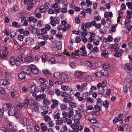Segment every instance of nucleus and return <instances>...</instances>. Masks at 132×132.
Instances as JSON below:
<instances>
[{"instance_id":"obj_23","label":"nucleus","mask_w":132,"mask_h":132,"mask_svg":"<svg viewBox=\"0 0 132 132\" xmlns=\"http://www.w3.org/2000/svg\"><path fill=\"white\" fill-rule=\"evenodd\" d=\"M83 129L82 127L81 126H78L77 128L75 127L73 128V132H78L79 130H81Z\"/></svg>"},{"instance_id":"obj_9","label":"nucleus","mask_w":132,"mask_h":132,"mask_svg":"<svg viewBox=\"0 0 132 132\" xmlns=\"http://www.w3.org/2000/svg\"><path fill=\"white\" fill-rule=\"evenodd\" d=\"M27 132H35L34 127L30 125H28L27 128Z\"/></svg>"},{"instance_id":"obj_8","label":"nucleus","mask_w":132,"mask_h":132,"mask_svg":"<svg viewBox=\"0 0 132 132\" xmlns=\"http://www.w3.org/2000/svg\"><path fill=\"white\" fill-rule=\"evenodd\" d=\"M22 71L23 72L27 74L30 75L31 73V70L30 67H23L22 69Z\"/></svg>"},{"instance_id":"obj_61","label":"nucleus","mask_w":132,"mask_h":132,"mask_svg":"<svg viewBox=\"0 0 132 132\" xmlns=\"http://www.w3.org/2000/svg\"><path fill=\"white\" fill-rule=\"evenodd\" d=\"M42 92H44L46 88V86L45 85H41L40 86Z\"/></svg>"},{"instance_id":"obj_36","label":"nucleus","mask_w":132,"mask_h":132,"mask_svg":"<svg viewBox=\"0 0 132 132\" xmlns=\"http://www.w3.org/2000/svg\"><path fill=\"white\" fill-rule=\"evenodd\" d=\"M39 10L40 12L41 13H43L44 12L46 11V8L43 5L42 6L40 7Z\"/></svg>"},{"instance_id":"obj_18","label":"nucleus","mask_w":132,"mask_h":132,"mask_svg":"<svg viewBox=\"0 0 132 132\" xmlns=\"http://www.w3.org/2000/svg\"><path fill=\"white\" fill-rule=\"evenodd\" d=\"M64 60V58L62 56H59L57 59V61L58 63H61L63 62Z\"/></svg>"},{"instance_id":"obj_16","label":"nucleus","mask_w":132,"mask_h":132,"mask_svg":"<svg viewBox=\"0 0 132 132\" xmlns=\"http://www.w3.org/2000/svg\"><path fill=\"white\" fill-rule=\"evenodd\" d=\"M84 26L83 25L81 27V29L83 30V32H81V34L82 36L85 37L87 35L88 32L87 31V30L85 28H84Z\"/></svg>"},{"instance_id":"obj_63","label":"nucleus","mask_w":132,"mask_h":132,"mask_svg":"<svg viewBox=\"0 0 132 132\" xmlns=\"http://www.w3.org/2000/svg\"><path fill=\"white\" fill-rule=\"evenodd\" d=\"M61 12L63 13H66L67 12V6H65L64 8L61 9Z\"/></svg>"},{"instance_id":"obj_48","label":"nucleus","mask_w":132,"mask_h":132,"mask_svg":"<svg viewBox=\"0 0 132 132\" xmlns=\"http://www.w3.org/2000/svg\"><path fill=\"white\" fill-rule=\"evenodd\" d=\"M47 84H48L51 86H53L54 84V82L52 81L51 80H49L47 81Z\"/></svg>"},{"instance_id":"obj_1","label":"nucleus","mask_w":132,"mask_h":132,"mask_svg":"<svg viewBox=\"0 0 132 132\" xmlns=\"http://www.w3.org/2000/svg\"><path fill=\"white\" fill-rule=\"evenodd\" d=\"M51 21L50 24L53 26H55L57 24L59 23L60 19L59 17L51 16L50 17Z\"/></svg>"},{"instance_id":"obj_45","label":"nucleus","mask_w":132,"mask_h":132,"mask_svg":"<svg viewBox=\"0 0 132 132\" xmlns=\"http://www.w3.org/2000/svg\"><path fill=\"white\" fill-rule=\"evenodd\" d=\"M85 100L86 101H89L92 103H93L94 102V100L93 98L89 97H86L85 98Z\"/></svg>"},{"instance_id":"obj_4","label":"nucleus","mask_w":132,"mask_h":132,"mask_svg":"<svg viewBox=\"0 0 132 132\" xmlns=\"http://www.w3.org/2000/svg\"><path fill=\"white\" fill-rule=\"evenodd\" d=\"M123 69L131 71L132 70V62L128 63H126L124 64L122 66Z\"/></svg>"},{"instance_id":"obj_17","label":"nucleus","mask_w":132,"mask_h":132,"mask_svg":"<svg viewBox=\"0 0 132 132\" xmlns=\"http://www.w3.org/2000/svg\"><path fill=\"white\" fill-rule=\"evenodd\" d=\"M41 129L43 132H45L47 129V127L45 123H42L40 124Z\"/></svg>"},{"instance_id":"obj_20","label":"nucleus","mask_w":132,"mask_h":132,"mask_svg":"<svg viewBox=\"0 0 132 132\" xmlns=\"http://www.w3.org/2000/svg\"><path fill=\"white\" fill-rule=\"evenodd\" d=\"M19 79L21 80L25 78V75L24 73L21 72L18 75Z\"/></svg>"},{"instance_id":"obj_31","label":"nucleus","mask_w":132,"mask_h":132,"mask_svg":"<svg viewBox=\"0 0 132 132\" xmlns=\"http://www.w3.org/2000/svg\"><path fill=\"white\" fill-rule=\"evenodd\" d=\"M102 68L104 69H108L110 66L109 64L108 63L106 62L104 64L102 65Z\"/></svg>"},{"instance_id":"obj_22","label":"nucleus","mask_w":132,"mask_h":132,"mask_svg":"<svg viewBox=\"0 0 132 132\" xmlns=\"http://www.w3.org/2000/svg\"><path fill=\"white\" fill-rule=\"evenodd\" d=\"M27 9L29 11H30L32 8L33 7L34 3L33 2H30V3L27 4Z\"/></svg>"},{"instance_id":"obj_35","label":"nucleus","mask_w":132,"mask_h":132,"mask_svg":"<svg viewBox=\"0 0 132 132\" xmlns=\"http://www.w3.org/2000/svg\"><path fill=\"white\" fill-rule=\"evenodd\" d=\"M95 76L96 78H100L102 76V73L101 72H97L95 73Z\"/></svg>"},{"instance_id":"obj_30","label":"nucleus","mask_w":132,"mask_h":132,"mask_svg":"<svg viewBox=\"0 0 132 132\" xmlns=\"http://www.w3.org/2000/svg\"><path fill=\"white\" fill-rule=\"evenodd\" d=\"M61 74L58 72H56L54 74V76L56 79H60L62 77H61Z\"/></svg>"},{"instance_id":"obj_44","label":"nucleus","mask_w":132,"mask_h":132,"mask_svg":"<svg viewBox=\"0 0 132 132\" xmlns=\"http://www.w3.org/2000/svg\"><path fill=\"white\" fill-rule=\"evenodd\" d=\"M56 47L58 50H60L61 49V44L60 42H58L56 44Z\"/></svg>"},{"instance_id":"obj_3","label":"nucleus","mask_w":132,"mask_h":132,"mask_svg":"<svg viewBox=\"0 0 132 132\" xmlns=\"http://www.w3.org/2000/svg\"><path fill=\"white\" fill-rule=\"evenodd\" d=\"M16 112V108L12 106L9 109L8 111V114L10 116H13L14 115Z\"/></svg>"},{"instance_id":"obj_37","label":"nucleus","mask_w":132,"mask_h":132,"mask_svg":"<svg viewBox=\"0 0 132 132\" xmlns=\"http://www.w3.org/2000/svg\"><path fill=\"white\" fill-rule=\"evenodd\" d=\"M10 36L11 37H14L16 35V33L15 32L12 30L11 29H10Z\"/></svg>"},{"instance_id":"obj_50","label":"nucleus","mask_w":132,"mask_h":132,"mask_svg":"<svg viewBox=\"0 0 132 132\" xmlns=\"http://www.w3.org/2000/svg\"><path fill=\"white\" fill-rule=\"evenodd\" d=\"M18 10V8L16 4H14L13 7L11 9V11H12L14 12L17 11Z\"/></svg>"},{"instance_id":"obj_54","label":"nucleus","mask_w":132,"mask_h":132,"mask_svg":"<svg viewBox=\"0 0 132 132\" xmlns=\"http://www.w3.org/2000/svg\"><path fill=\"white\" fill-rule=\"evenodd\" d=\"M38 30H39V29H38L32 28L31 30V32L33 34H37V33H38L37 32Z\"/></svg>"},{"instance_id":"obj_19","label":"nucleus","mask_w":132,"mask_h":132,"mask_svg":"<svg viewBox=\"0 0 132 132\" xmlns=\"http://www.w3.org/2000/svg\"><path fill=\"white\" fill-rule=\"evenodd\" d=\"M80 52L79 50H78L77 51H75V53H72V57L76 58H78L79 54H80L79 53Z\"/></svg>"},{"instance_id":"obj_32","label":"nucleus","mask_w":132,"mask_h":132,"mask_svg":"<svg viewBox=\"0 0 132 132\" xmlns=\"http://www.w3.org/2000/svg\"><path fill=\"white\" fill-rule=\"evenodd\" d=\"M101 73L102 75L105 77H107L109 73L107 70H105L104 69L102 70Z\"/></svg>"},{"instance_id":"obj_7","label":"nucleus","mask_w":132,"mask_h":132,"mask_svg":"<svg viewBox=\"0 0 132 132\" xmlns=\"http://www.w3.org/2000/svg\"><path fill=\"white\" fill-rule=\"evenodd\" d=\"M31 73L32 72L33 74H37L38 73L39 70L35 65H31L30 66Z\"/></svg>"},{"instance_id":"obj_43","label":"nucleus","mask_w":132,"mask_h":132,"mask_svg":"<svg viewBox=\"0 0 132 132\" xmlns=\"http://www.w3.org/2000/svg\"><path fill=\"white\" fill-rule=\"evenodd\" d=\"M18 58L20 59V60L22 62L27 63L26 58L23 57L21 55Z\"/></svg>"},{"instance_id":"obj_56","label":"nucleus","mask_w":132,"mask_h":132,"mask_svg":"<svg viewBox=\"0 0 132 132\" xmlns=\"http://www.w3.org/2000/svg\"><path fill=\"white\" fill-rule=\"evenodd\" d=\"M23 107L22 103H21L20 101V104L18 105L17 106V109L18 110H20Z\"/></svg>"},{"instance_id":"obj_34","label":"nucleus","mask_w":132,"mask_h":132,"mask_svg":"<svg viewBox=\"0 0 132 132\" xmlns=\"http://www.w3.org/2000/svg\"><path fill=\"white\" fill-rule=\"evenodd\" d=\"M67 106V105L66 104H61L60 105V108L61 110H65Z\"/></svg>"},{"instance_id":"obj_6","label":"nucleus","mask_w":132,"mask_h":132,"mask_svg":"<svg viewBox=\"0 0 132 132\" xmlns=\"http://www.w3.org/2000/svg\"><path fill=\"white\" fill-rule=\"evenodd\" d=\"M124 83L126 86L128 88L130 87L132 85V79H129L127 76L124 81Z\"/></svg>"},{"instance_id":"obj_27","label":"nucleus","mask_w":132,"mask_h":132,"mask_svg":"<svg viewBox=\"0 0 132 132\" xmlns=\"http://www.w3.org/2000/svg\"><path fill=\"white\" fill-rule=\"evenodd\" d=\"M27 19L30 22H35L37 21V20L34 18L33 17L30 16L27 18Z\"/></svg>"},{"instance_id":"obj_47","label":"nucleus","mask_w":132,"mask_h":132,"mask_svg":"<svg viewBox=\"0 0 132 132\" xmlns=\"http://www.w3.org/2000/svg\"><path fill=\"white\" fill-rule=\"evenodd\" d=\"M61 95L62 97H68L69 96L67 93L64 92H61Z\"/></svg>"},{"instance_id":"obj_62","label":"nucleus","mask_w":132,"mask_h":132,"mask_svg":"<svg viewBox=\"0 0 132 132\" xmlns=\"http://www.w3.org/2000/svg\"><path fill=\"white\" fill-rule=\"evenodd\" d=\"M56 124L57 125H61L63 124L61 120H57L56 121Z\"/></svg>"},{"instance_id":"obj_5","label":"nucleus","mask_w":132,"mask_h":132,"mask_svg":"<svg viewBox=\"0 0 132 132\" xmlns=\"http://www.w3.org/2000/svg\"><path fill=\"white\" fill-rule=\"evenodd\" d=\"M37 36L39 39H43L44 40H47L48 39V36L47 35H44L42 33H37Z\"/></svg>"},{"instance_id":"obj_40","label":"nucleus","mask_w":132,"mask_h":132,"mask_svg":"<svg viewBox=\"0 0 132 132\" xmlns=\"http://www.w3.org/2000/svg\"><path fill=\"white\" fill-rule=\"evenodd\" d=\"M77 87L78 91L81 92L83 90V88L81 85L78 84L77 85Z\"/></svg>"},{"instance_id":"obj_64","label":"nucleus","mask_w":132,"mask_h":132,"mask_svg":"<svg viewBox=\"0 0 132 132\" xmlns=\"http://www.w3.org/2000/svg\"><path fill=\"white\" fill-rule=\"evenodd\" d=\"M2 84L4 86L7 85L9 84V82L7 80H4L3 81Z\"/></svg>"},{"instance_id":"obj_57","label":"nucleus","mask_w":132,"mask_h":132,"mask_svg":"<svg viewBox=\"0 0 132 132\" xmlns=\"http://www.w3.org/2000/svg\"><path fill=\"white\" fill-rule=\"evenodd\" d=\"M47 56L45 55H42V60L43 62H45L47 59Z\"/></svg>"},{"instance_id":"obj_10","label":"nucleus","mask_w":132,"mask_h":132,"mask_svg":"<svg viewBox=\"0 0 132 132\" xmlns=\"http://www.w3.org/2000/svg\"><path fill=\"white\" fill-rule=\"evenodd\" d=\"M51 101L53 104L51 105V109H53L55 108L56 106L58 105L59 103V102L58 101L54 99H52Z\"/></svg>"},{"instance_id":"obj_13","label":"nucleus","mask_w":132,"mask_h":132,"mask_svg":"<svg viewBox=\"0 0 132 132\" xmlns=\"http://www.w3.org/2000/svg\"><path fill=\"white\" fill-rule=\"evenodd\" d=\"M16 60V59L15 56H12L9 59V61L11 64L12 65H14L15 64Z\"/></svg>"},{"instance_id":"obj_52","label":"nucleus","mask_w":132,"mask_h":132,"mask_svg":"<svg viewBox=\"0 0 132 132\" xmlns=\"http://www.w3.org/2000/svg\"><path fill=\"white\" fill-rule=\"evenodd\" d=\"M85 64L86 66L89 68L92 67V63L90 61H86L85 62Z\"/></svg>"},{"instance_id":"obj_60","label":"nucleus","mask_w":132,"mask_h":132,"mask_svg":"<svg viewBox=\"0 0 132 132\" xmlns=\"http://www.w3.org/2000/svg\"><path fill=\"white\" fill-rule=\"evenodd\" d=\"M49 61L51 64H54L56 62L55 58L53 57L51 58L49 60Z\"/></svg>"},{"instance_id":"obj_14","label":"nucleus","mask_w":132,"mask_h":132,"mask_svg":"<svg viewBox=\"0 0 132 132\" xmlns=\"http://www.w3.org/2000/svg\"><path fill=\"white\" fill-rule=\"evenodd\" d=\"M83 73L81 71H76L75 73V75L76 77L78 78L81 79L83 77Z\"/></svg>"},{"instance_id":"obj_33","label":"nucleus","mask_w":132,"mask_h":132,"mask_svg":"<svg viewBox=\"0 0 132 132\" xmlns=\"http://www.w3.org/2000/svg\"><path fill=\"white\" fill-rule=\"evenodd\" d=\"M68 113L69 115V117L70 118L73 115L74 112L73 110L72 109H69V111Z\"/></svg>"},{"instance_id":"obj_38","label":"nucleus","mask_w":132,"mask_h":132,"mask_svg":"<svg viewBox=\"0 0 132 132\" xmlns=\"http://www.w3.org/2000/svg\"><path fill=\"white\" fill-rule=\"evenodd\" d=\"M61 88L65 91H68L70 89V88L68 86L63 85L61 86Z\"/></svg>"},{"instance_id":"obj_42","label":"nucleus","mask_w":132,"mask_h":132,"mask_svg":"<svg viewBox=\"0 0 132 132\" xmlns=\"http://www.w3.org/2000/svg\"><path fill=\"white\" fill-rule=\"evenodd\" d=\"M126 4L128 8L132 11V2H129L126 3Z\"/></svg>"},{"instance_id":"obj_28","label":"nucleus","mask_w":132,"mask_h":132,"mask_svg":"<svg viewBox=\"0 0 132 132\" xmlns=\"http://www.w3.org/2000/svg\"><path fill=\"white\" fill-rule=\"evenodd\" d=\"M36 89V88L35 85L31 86L30 88L29 92L31 93L35 92Z\"/></svg>"},{"instance_id":"obj_46","label":"nucleus","mask_w":132,"mask_h":132,"mask_svg":"<svg viewBox=\"0 0 132 132\" xmlns=\"http://www.w3.org/2000/svg\"><path fill=\"white\" fill-rule=\"evenodd\" d=\"M43 103L44 104L47 105L50 104V102L47 98H45L43 100Z\"/></svg>"},{"instance_id":"obj_39","label":"nucleus","mask_w":132,"mask_h":132,"mask_svg":"<svg viewBox=\"0 0 132 132\" xmlns=\"http://www.w3.org/2000/svg\"><path fill=\"white\" fill-rule=\"evenodd\" d=\"M27 63H29L30 62H31L33 60V59L32 57L30 56H28L27 58H26Z\"/></svg>"},{"instance_id":"obj_24","label":"nucleus","mask_w":132,"mask_h":132,"mask_svg":"<svg viewBox=\"0 0 132 132\" xmlns=\"http://www.w3.org/2000/svg\"><path fill=\"white\" fill-rule=\"evenodd\" d=\"M67 73H64L62 75V78H63V80L66 82H68L69 81V79L67 77Z\"/></svg>"},{"instance_id":"obj_53","label":"nucleus","mask_w":132,"mask_h":132,"mask_svg":"<svg viewBox=\"0 0 132 132\" xmlns=\"http://www.w3.org/2000/svg\"><path fill=\"white\" fill-rule=\"evenodd\" d=\"M105 88L102 86V87L98 88V90L99 91V93L100 94H102L103 93L104 91V88Z\"/></svg>"},{"instance_id":"obj_15","label":"nucleus","mask_w":132,"mask_h":132,"mask_svg":"<svg viewBox=\"0 0 132 132\" xmlns=\"http://www.w3.org/2000/svg\"><path fill=\"white\" fill-rule=\"evenodd\" d=\"M27 119L25 117H22L20 119V121L23 125L25 126L27 125Z\"/></svg>"},{"instance_id":"obj_55","label":"nucleus","mask_w":132,"mask_h":132,"mask_svg":"<svg viewBox=\"0 0 132 132\" xmlns=\"http://www.w3.org/2000/svg\"><path fill=\"white\" fill-rule=\"evenodd\" d=\"M76 113L78 116V117L79 118H81V111L80 110L76 111Z\"/></svg>"},{"instance_id":"obj_25","label":"nucleus","mask_w":132,"mask_h":132,"mask_svg":"<svg viewBox=\"0 0 132 132\" xmlns=\"http://www.w3.org/2000/svg\"><path fill=\"white\" fill-rule=\"evenodd\" d=\"M69 105L71 108H75L77 106L76 103L72 101H71L69 103Z\"/></svg>"},{"instance_id":"obj_41","label":"nucleus","mask_w":132,"mask_h":132,"mask_svg":"<svg viewBox=\"0 0 132 132\" xmlns=\"http://www.w3.org/2000/svg\"><path fill=\"white\" fill-rule=\"evenodd\" d=\"M21 61L20 60V59L18 57L16 59L15 62V64L17 66H19L21 64Z\"/></svg>"},{"instance_id":"obj_26","label":"nucleus","mask_w":132,"mask_h":132,"mask_svg":"<svg viewBox=\"0 0 132 132\" xmlns=\"http://www.w3.org/2000/svg\"><path fill=\"white\" fill-rule=\"evenodd\" d=\"M29 100L28 99H25L24 101L22 103L23 106L25 108H27L28 106V103L29 102Z\"/></svg>"},{"instance_id":"obj_2","label":"nucleus","mask_w":132,"mask_h":132,"mask_svg":"<svg viewBox=\"0 0 132 132\" xmlns=\"http://www.w3.org/2000/svg\"><path fill=\"white\" fill-rule=\"evenodd\" d=\"M8 52L4 50L0 51V59L3 60L5 59L7 57Z\"/></svg>"},{"instance_id":"obj_21","label":"nucleus","mask_w":132,"mask_h":132,"mask_svg":"<svg viewBox=\"0 0 132 132\" xmlns=\"http://www.w3.org/2000/svg\"><path fill=\"white\" fill-rule=\"evenodd\" d=\"M83 25L84 26V28H85L87 30L88 28L90 27L91 26V22H88L86 23H83V24H82L81 26Z\"/></svg>"},{"instance_id":"obj_29","label":"nucleus","mask_w":132,"mask_h":132,"mask_svg":"<svg viewBox=\"0 0 132 132\" xmlns=\"http://www.w3.org/2000/svg\"><path fill=\"white\" fill-rule=\"evenodd\" d=\"M80 124V122H77L75 123H72L71 124V126L72 128L73 129V128L75 127L77 128L78 126H79Z\"/></svg>"},{"instance_id":"obj_49","label":"nucleus","mask_w":132,"mask_h":132,"mask_svg":"<svg viewBox=\"0 0 132 132\" xmlns=\"http://www.w3.org/2000/svg\"><path fill=\"white\" fill-rule=\"evenodd\" d=\"M101 55L102 56H104L105 57H107L108 56V53L106 52V51H104L103 52L101 53Z\"/></svg>"},{"instance_id":"obj_51","label":"nucleus","mask_w":132,"mask_h":132,"mask_svg":"<svg viewBox=\"0 0 132 132\" xmlns=\"http://www.w3.org/2000/svg\"><path fill=\"white\" fill-rule=\"evenodd\" d=\"M38 103L36 102L34 100H32L30 103H29V104L31 106H34L36 105H37Z\"/></svg>"},{"instance_id":"obj_12","label":"nucleus","mask_w":132,"mask_h":132,"mask_svg":"<svg viewBox=\"0 0 132 132\" xmlns=\"http://www.w3.org/2000/svg\"><path fill=\"white\" fill-rule=\"evenodd\" d=\"M12 104L10 103L4 104L3 106V109L4 110H7L10 107H11Z\"/></svg>"},{"instance_id":"obj_11","label":"nucleus","mask_w":132,"mask_h":132,"mask_svg":"<svg viewBox=\"0 0 132 132\" xmlns=\"http://www.w3.org/2000/svg\"><path fill=\"white\" fill-rule=\"evenodd\" d=\"M26 43L28 45H32L34 43V39L30 37H28L26 39Z\"/></svg>"},{"instance_id":"obj_59","label":"nucleus","mask_w":132,"mask_h":132,"mask_svg":"<svg viewBox=\"0 0 132 132\" xmlns=\"http://www.w3.org/2000/svg\"><path fill=\"white\" fill-rule=\"evenodd\" d=\"M44 118L45 120V122H47L51 120V119L50 118V117L47 115L45 116Z\"/></svg>"},{"instance_id":"obj_58","label":"nucleus","mask_w":132,"mask_h":132,"mask_svg":"<svg viewBox=\"0 0 132 132\" xmlns=\"http://www.w3.org/2000/svg\"><path fill=\"white\" fill-rule=\"evenodd\" d=\"M109 103L107 101L105 100L103 102V105L106 108H108L109 106Z\"/></svg>"}]
</instances>
